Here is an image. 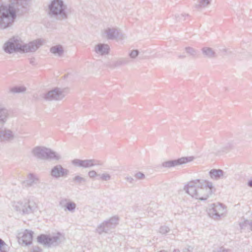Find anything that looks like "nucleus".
<instances>
[{"label": "nucleus", "instance_id": "473e14b6", "mask_svg": "<svg viewBox=\"0 0 252 252\" xmlns=\"http://www.w3.org/2000/svg\"><path fill=\"white\" fill-rule=\"evenodd\" d=\"M169 231V228L166 226H161L159 229V232L162 234H165Z\"/></svg>", "mask_w": 252, "mask_h": 252}, {"label": "nucleus", "instance_id": "6ab92c4d", "mask_svg": "<svg viewBox=\"0 0 252 252\" xmlns=\"http://www.w3.org/2000/svg\"><path fill=\"white\" fill-rule=\"evenodd\" d=\"M109 47L107 44L99 43L95 46V51L101 55L107 54L109 52Z\"/></svg>", "mask_w": 252, "mask_h": 252}, {"label": "nucleus", "instance_id": "423d86ee", "mask_svg": "<svg viewBox=\"0 0 252 252\" xmlns=\"http://www.w3.org/2000/svg\"><path fill=\"white\" fill-rule=\"evenodd\" d=\"M37 239L38 243L47 247L57 246L64 240V236L60 233L54 236L41 234Z\"/></svg>", "mask_w": 252, "mask_h": 252}, {"label": "nucleus", "instance_id": "ddd939ff", "mask_svg": "<svg viewBox=\"0 0 252 252\" xmlns=\"http://www.w3.org/2000/svg\"><path fill=\"white\" fill-rule=\"evenodd\" d=\"M193 158L192 157H183L177 159L163 162L162 165L164 167L171 168L191 161Z\"/></svg>", "mask_w": 252, "mask_h": 252}, {"label": "nucleus", "instance_id": "4468645a", "mask_svg": "<svg viewBox=\"0 0 252 252\" xmlns=\"http://www.w3.org/2000/svg\"><path fill=\"white\" fill-rule=\"evenodd\" d=\"M40 180L38 177L32 173H30L26 180L23 182V185L26 187L29 188L34 185H37L40 184Z\"/></svg>", "mask_w": 252, "mask_h": 252}, {"label": "nucleus", "instance_id": "72a5a7b5", "mask_svg": "<svg viewBox=\"0 0 252 252\" xmlns=\"http://www.w3.org/2000/svg\"><path fill=\"white\" fill-rule=\"evenodd\" d=\"M232 147V144L228 143L226 146L221 147V151L223 152H227L229 149L231 148Z\"/></svg>", "mask_w": 252, "mask_h": 252}, {"label": "nucleus", "instance_id": "9d476101", "mask_svg": "<svg viewBox=\"0 0 252 252\" xmlns=\"http://www.w3.org/2000/svg\"><path fill=\"white\" fill-rule=\"evenodd\" d=\"M225 213V209L222 204L214 203L210 205L208 210L209 216L215 220H219Z\"/></svg>", "mask_w": 252, "mask_h": 252}, {"label": "nucleus", "instance_id": "f257e3e1", "mask_svg": "<svg viewBox=\"0 0 252 252\" xmlns=\"http://www.w3.org/2000/svg\"><path fill=\"white\" fill-rule=\"evenodd\" d=\"M8 5L2 4L0 0V29L11 26L16 17V12L28 5V0H10Z\"/></svg>", "mask_w": 252, "mask_h": 252}, {"label": "nucleus", "instance_id": "aec40b11", "mask_svg": "<svg viewBox=\"0 0 252 252\" xmlns=\"http://www.w3.org/2000/svg\"><path fill=\"white\" fill-rule=\"evenodd\" d=\"M202 52L204 57L205 58L212 59L217 57L216 53L212 48L210 47H205L203 48Z\"/></svg>", "mask_w": 252, "mask_h": 252}, {"label": "nucleus", "instance_id": "f03ea898", "mask_svg": "<svg viewBox=\"0 0 252 252\" xmlns=\"http://www.w3.org/2000/svg\"><path fill=\"white\" fill-rule=\"evenodd\" d=\"M184 190L191 197L200 200H206L215 191L213 183L206 180L196 179L189 182Z\"/></svg>", "mask_w": 252, "mask_h": 252}, {"label": "nucleus", "instance_id": "4c0bfd02", "mask_svg": "<svg viewBox=\"0 0 252 252\" xmlns=\"http://www.w3.org/2000/svg\"><path fill=\"white\" fill-rule=\"evenodd\" d=\"M214 252H230L227 249L224 248L223 247L220 248L218 251L216 252L214 251Z\"/></svg>", "mask_w": 252, "mask_h": 252}, {"label": "nucleus", "instance_id": "0eeeda50", "mask_svg": "<svg viewBox=\"0 0 252 252\" xmlns=\"http://www.w3.org/2000/svg\"><path fill=\"white\" fill-rule=\"evenodd\" d=\"M66 6L62 0H54L49 6V14L57 16L59 18H65L66 14L65 11Z\"/></svg>", "mask_w": 252, "mask_h": 252}, {"label": "nucleus", "instance_id": "ea45409f", "mask_svg": "<svg viewBox=\"0 0 252 252\" xmlns=\"http://www.w3.org/2000/svg\"><path fill=\"white\" fill-rule=\"evenodd\" d=\"M247 184L249 187L252 188V180L249 181Z\"/></svg>", "mask_w": 252, "mask_h": 252}, {"label": "nucleus", "instance_id": "4be33fe9", "mask_svg": "<svg viewBox=\"0 0 252 252\" xmlns=\"http://www.w3.org/2000/svg\"><path fill=\"white\" fill-rule=\"evenodd\" d=\"M129 60L128 58H120L117 60L113 62V66L114 67H118L122 65L128 64L129 63Z\"/></svg>", "mask_w": 252, "mask_h": 252}, {"label": "nucleus", "instance_id": "2eb2a0df", "mask_svg": "<svg viewBox=\"0 0 252 252\" xmlns=\"http://www.w3.org/2000/svg\"><path fill=\"white\" fill-rule=\"evenodd\" d=\"M33 232L32 231L25 230L19 235H21L19 241H22L25 245H29L32 244Z\"/></svg>", "mask_w": 252, "mask_h": 252}, {"label": "nucleus", "instance_id": "f3484780", "mask_svg": "<svg viewBox=\"0 0 252 252\" xmlns=\"http://www.w3.org/2000/svg\"><path fill=\"white\" fill-rule=\"evenodd\" d=\"M60 205L63 208L65 211H68L71 213L75 211L76 207V204L67 199H62L60 201Z\"/></svg>", "mask_w": 252, "mask_h": 252}, {"label": "nucleus", "instance_id": "a19ab883", "mask_svg": "<svg viewBox=\"0 0 252 252\" xmlns=\"http://www.w3.org/2000/svg\"><path fill=\"white\" fill-rule=\"evenodd\" d=\"M220 51L223 52V53H226L227 52V49L225 48H222V49H220Z\"/></svg>", "mask_w": 252, "mask_h": 252}, {"label": "nucleus", "instance_id": "a878e982", "mask_svg": "<svg viewBox=\"0 0 252 252\" xmlns=\"http://www.w3.org/2000/svg\"><path fill=\"white\" fill-rule=\"evenodd\" d=\"M26 90L24 87H15L11 89L10 92L13 93H20L25 92Z\"/></svg>", "mask_w": 252, "mask_h": 252}, {"label": "nucleus", "instance_id": "20e7f679", "mask_svg": "<svg viewBox=\"0 0 252 252\" xmlns=\"http://www.w3.org/2000/svg\"><path fill=\"white\" fill-rule=\"evenodd\" d=\"M8 117V111L2 105L0 104V127L5 123ZM13 132L7 129L0 128V142H9L13 140Z\"/></svg>", "mask_w": 252, "mask_h": 252}, {"label": "nucleus", "instance_id": "9b49d317", "mask_svg": "<svg viewBox=\"0 0 252 252\" xmlns=\"http://www.w3.org/2000/svg\"><path fill=\"white\" fill-rule=\"evenodd\" d=\"M12 209L17 214H29L32 212V207L29 201L14 202L12 204Z\"/></svg>", "mask_w": 252, "mask_h": 252}, {"label": "nucleus", "instance_id": "c9c22d12", "mask_svg": "<svg viewBox=\"0 0 252 252\" xmlns=\"http://www.w3.org/2000/svg\"><path fill=\"white\" fill-rule=\"evenodd\" d=\"M88 175L90 178H94L96 176H98V174L94 170H92L89 171L88 173Z\"/></svg>", "mask_w": 252, "mask_h": 252}, {"label": "nucleus", "instance_id": "e433bc0d", "mask_svg": "<svg viewBox=\"0 0 252 252\" xmlns=\"http://www.w3.org/2000/svg\"><path fill=\"white\" fill-rule=\"evenodd\" d=\"M42 250L37 246L34 247L32 252H42Z\"/></svg>", "mask_w": 252, "mask_h": 252}, {"label": "nucleus", "instance_id": "7ed1b4c3", "mask_svg": "<svg viewBox=\"0 0 252 252\" xmlns=\"http://www.w3.org/2000/svg\"><path fill=\"white\" fill-rule=\"evenodd\" d=\"M42 45L40 40H35L28 44H23L20 38L14 36L6 41L3 46V49L8 54L17 52H33Z\"/></svg>", "mask_w": 252, "mask_h": 252}, {"label": "nucleus", "instance_id": "37998d69", "mask_svg": "<svg viewBox=\"0 0 252 252\" xmlns=\"http://www.w3.org/2000/svg\"><path fill=\"white\" fill-rule=\"evenodd\" d=\"M245 136L246 139H249L251 137V136L249 134H246Z\"/></svg>", "mask_w": 252, "mask_h": 252}, {"label": "nucleus", "instance_id": "a211bd4d", "mask_svg": "<svg viewBox=\"0 0 252 252\" xmlns=\"http://www.w3.org/2000/svg\"><path fill=\"white\" fill-rule=\"evenodd\" d=\"M105 32L106 34L107 38L109 39L122 37V33L116 28H108L105 30Z\"/></svg>", "mask_w": 252, "mask_h": 252}, {"label": "nucleus", "instance_id": "6e6552de", "mask_svg": "<svg viewBox=\"0 0 252 252\" xmlns=\"http://www.w3.org/2000/svg\"><path fill=\"white\" fill-rule=\"evenodd\" d=\"M67 94V89L56 87L44 94L43 97L47 101H59L63 99Z\"/></svg>", "mask_w": 252, "mask_h": 252}, {"label": "nucleus", "instance_id": "58836bf2", "mask_svg": "<svg viewBox=\"0 0 252 252\" xmlns=\"http://www.w3.org/2000/svg\"><path fill=\"white\" fill-rule=\"evenodd\" d=\"M126 179L130 183H132L133 180V178L130 176L126 177Z\"/></svg>", "mask_w": 252, "mask_h": 252}, {"label": "nucleus", "instance_id": "79ce46f5", "mask_svg": "<svg viewBox=\"0 0 252 252\" xmlns=\"http://www.w3.org/2000/svg\"><path fill=\"white\" fill-rule=\"evenodd\" d=\"M192 249H192V248L191 247H189V249H188V251H186V250H185V251H184V252H188V251H189V252H190V251H191Z\"/></svg>", "mask_w": 252, "mask_h": 252}, {"label": "nucleus", "instance_id": "39448f33", "mask_svg": "<svg viewBox=\"0 0 252 252\" xmlns=\"http://www.w3.org/2000/svg\"><path fill=\"white\" fill-rule=\"evenodd\" d=\"M32 153L34 157L41 159L58 160L61 158L58 153L43 147L34 148L32 150Z\"/></svg>", "mask_w": 252, "mask_h": 252}, {"label": "nucleus", "instance_id": "dca6fc26", "mask_svg": "<svg viewBox=\"0 0 252 252\" xmlns=\"http://www.w3.org/2000/svg\"><path fill=\"white\" fill-rule=\"evenodd\" d=\"M94 161L95 160L94 159L81 160L75 159L72 160V163L76 166L88 168L95 165Z\"/></svg>", "mask_w": 252, "mask_h": 252}, {"label": "nucleus", "instance_id": "49530a36", "mask_svg": "<svg viewBox=\"0 0 252 252\" xmlns=\"http://www.w3.org/2000/svg\"><path fill=\"white\" fill-rule=\"evenodd\" d=\"M185 56H179V58H185Z\"/></svg>", "mask_w": 252, "mask_h": 252}, {"label": "nucleus", "instance_id": "412c9836", "mask_svg": "<svg viewBox=\"0 0 252 252\" xmlns=\"http://www.w3.org/2000/svg\"><path fill=\"white\" fill-rule=\"evenodd\" d=\"M209 175L211 179L218 180L223 176V171L221 169H213L210 171Z\"/></svg>", "mask_w": 252, "mask_h": 252}, {"label": "nucleus", "instance_id": "c756f323", "mask_svg": "<svg viewBox=\"0 0 252 252\" xmlns=\"http://www.w3.org/2000/svg\"><path fill=\"white\" fill-rule=\"evenodd\" d=\"M7 245L0 238V252H7Z\"/></svg>", "mask_w": 252, "mask_h": 252}, {"label": "nucleus", "instance_id": "de8ad7c7", "mask_svg": "<svg viewBox=\"0 0 252 252\" xmlns=\"http://www.w3.org/2000/svg\"><path fill=\"white\" fill-rule=\"evenodd\" d=\"M159 252H166L165 251H160Z\"/></svg>", "mask_w": 252, "mask_h": 252}, {"label": "nucleus", "instance_id": "c85d7f7f", "mask_svg": "<svg viewBox=\"0 0 252 252\" xmlns=\"http://www.w3.org/2000/svg\"><path fill=\"white\" fill-rule=\"evenodd\" d=\"M185 50L187 53L192 56V57H194L196 56L197 52L194 49L190 47H186Z\"/></svg>", "mask_w": 252, "mask_h": 252}, {"label": "nucleus", "instance_id": "f8f14e48", "mask_svg": "<svg viewBox=\"0 0 252 252\" xmlns=\"http://www.w3.org/2000/svg\"><path fill=\"white\" fill-rule=\"evenodd\" d=\"M69 174V170L63 168L61 164L54 166L50 171V175L58 179L60 178H66Z\"/></svg>", "mask_w": 252, "mask_h": 252}, {"label": "nucleus", "instance_id": "7c9ffc66", "mask_svg": "<svg viewBox=\"0 0 252 252\" xmlns=\"http://www.w3.org/2000/svg\"><path fill=\"white\" fill-rule=\"evenodd\" d=\"M250 222H251V220H246L243 222L240 223V227L241 229H244L245 227L249 225L250 226Z\"/></svg>", "mask_w": 252, "mask_h": 252}, {"label": "nucleus", "instance_id": "a18cd8bd", "mask_svg": "<svg viewBox=\"0 0 252 252\" xmlns=\"http://www.w3.org/2000/svg\"><path fill=\"white\" fill-rule=\"evenodd\" d=\"M174 252H180V251H179V250H178V249H175L174 250Z\"/></svg>", "mask_w": 252, "mask_h": 252}, {"label": "nucleus", "instance_id": "393cba45", "mask_svg": "<svg viewBox=\"0 0 252 252\" xmlns=\"http://www.w3.org/2000/svg\"><path fill=\"white\" fill-rule=\"evenodd\" d=\"M72 181L76 184L81 185L84 183H85L86 182V180L84 178L77 175L73 178Z\"/></svg>", "mask_w": 252, "mask_h": 252}, {"label": "nucleus", "instance_id": "c03bdc74", "mask_svg": "<svg viewBox=\"0 0 252 252\" xmlns=\"http://www.w3.org/2000/svg\"><path fill=\"white\" fill-rule=\"evenodd\" d=\"M250 229L252 231V220H251V222H250Z\"/></svg>", "mask_w": 252, "mask_h": 252}, {"label": "nucleus", "instance_id": "1a4fd4ad", "mask_svg": "<svg viewBox=\"0 0 252 252\" xmlns=\"http://www.w3.org/2000/svg\"><path fill=\"white\" fill-rule=\"evenodd\" d=\"M118 224V218L113 217L107 220L104 221L97 227L96 231L101 234L103 232L108 233L114 229Z\"/></svg>", "mask_w": 252, "mask_h": 252}, {"label": "nucleus", "instance_id": "f704fd0d", "mask_svg": "<svg viewBox=\"0 0 252 252\" xmlns=\"http://www.w3.org/2000/svg\"><path fill=\"white\" fill-rule=\"evenodd\" d=\"M135 177L138 179H143L145 178V175L141 172H138L135 175Z\"/></svg>", "mask_w": 252, "mask_h": 252}, {"label": "nucleus", "instance_id": "2f4dec72", "mask_svg": "<svg viewBox=\"0 0 252 252\" xmlns=\"http://www.w3.org/2000/svg\"><path fill=\"white\" fill-rule=\"evenodd\" d=\"M139 54V51L137 50H133L131 51L129 55L132 59H135Z\"/></svg>", "mask_w": 252, "mask_h": 252}, {"label": "nucleus", "instance_id": "bb28decb", "mask_svg": "<svg viewBox=\"0 0 252 252\" xmlns=\"http://www.w3.org/2000/svg\"><path fill=\"white\" fill-rule=\"evenodd\" d=\"M98 176L99 177V179L102 181H107L111 179V176L107 172H104L102 174H98Z\"/></svg>", "mask_w": 252, "mask_h": 252}, {"label": "nucleus", "instance_id": "cd10ccee", "mask_svg": "<svg viewBox=\"0 0 252 252\" xmlns=\"http://www.w3.org/2000/svg\"><path fill=\"white\" fill-rule=\"evenodd\" d=\"M188 14H178L175 15V18L177 21L178 22H182L185 20L186 17L188 16Z\"/></svg>", "mask_w": 252, "mask_h": 252}, {"label": "nucleus", "instance_id": "5701e85b", "mask_svg": "<svg viewBox=\"0 0 252 252\" xmlns=\"http://www.w3.org/2000/svg\"><path fill=\"white\" fill-rule=\"evenodd\" d=\"M50 51L55 55L61 56L63 53V50L62 46L57 45L51 48Z\"/></svg>", "mask_w": 252, "mask_h": 252}, {"label": "nucleus", "instance_id": "b1692460", "mask_svg": "<svg viewBox=\"0 0 252 252\" xmlns=\"http://www.w3.org/2000/svg\"><path fill=\"white\" fill-rule=\"evenodd\" d=\"M212 0H198V3L195 5V7L200 10L202 8L207 7Z\"/></svg>", "mask_w": 252, "mask_h": 252}]
</instances>
